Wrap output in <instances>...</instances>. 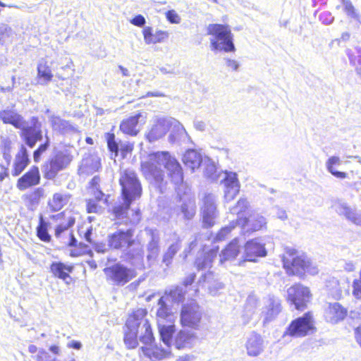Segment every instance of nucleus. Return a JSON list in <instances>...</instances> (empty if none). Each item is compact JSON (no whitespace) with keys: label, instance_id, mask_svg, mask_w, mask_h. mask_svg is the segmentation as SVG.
<instances>
[{"label":"nucleus","instance_id":"obj_8","mask_svg":"<svg viewBox=\"0 0 361 361\" xmlns=\"http://www.w3.org/2000/svg\"><path fill=\"white\" fill-rule=\"evenodd\" d=\"M122 198L135 200L140 199L142 194V187L136 172L126 169L120 172L118 180Z\"/></svg>","mask_w":361,"mask_h":361},{"label":"nucleus","instance_id":"obj_40","mask_svg":"<svg viewBox=\"0 0 361 361\" xmlns=\"http://www.w3.org/2000/svg\"><path fill=\"white\" fill-rule=\"evenodd\" d=\"M102 200L90 198L86 200V212L89 214H101L104 211V207L100 204Z\"/></svg>","mask_w":361,"mask_h":361},{"label":"nucleus","instance_id":"obj_20","mask_svg":"<svg viewBox=\"0 0 361 361\" xmlns=\"http://www.w3.org/2000/svg\"><path fill=\"white\" fill-rule=\"evenodd\" d=\"M13 105L0 111V120L4 124L11 125L15 128H22L26 123L23 116L20 114Z\"/></svg>","mask_w":361,"mask_h":361},{"label":"nucleus","instance_id":"obj_46","mask_svg":"<svg viewBox=\"0 0 361 361\" xmlns=\"http://www.w3.org/2000/svg\"><path fill=\"white\" fill-rule=\"evenodd\" d=\"M158 304L159 305L157 311V316L161 319H166L169 316L171 315V312L166 305L165 301L162 298H161L159 301Z\"/></svg>","mask_w":361,"mask_h":361},{"label":"nucleus","instance_id":"obj_2","mask_svg":"<svg viewBox=\"0 0 361 361\" xmlns=\"http://www.w3.org/2000/svg\"><path fill=\"white\" fill-rule=\"evenodd\" d=\"M140 171L145 179L159 185L164 182L166 172L169 181L175 189H178L184 183L183 167L168 151L149 153L146 160L140 163Z\"/></svg>","mask_w":361,"mask_h":361},{"label":"nucleus","instance_id":"obj_63","mask_svg":"<svg viewBox=\"0 0 361 361\" xmlns=\"http://www.w3.org/2000/svg\"><path fill=\"white\" fill-rule=\"evenodd\" d=\"M68 348L80 350L82 348V344L80 341H73L68 343Z\"/></svg>","mask_w":361,"mask_h":361},{"label":"nucleus","instance_id":"obj_62","mask_svg":"<svg viewBox=\"0 0 361 361\" xmlns=\"http://www.w3.org/2000/svg\"><path fill=\"white\" fill-rule=\"evenodd\" d=\"M226 65L233 71H236L238 68V63L236 61L232 59L226 60Z\"/></svg>","mask_w":361,"mask_h":361},{"label":"nucleus","instance_id":"obj_18","mask_svg":"<svg viewBox=\"0 0 361 361\" xmlns=\"http://www.w3.org/2000/svg\"><path fill=\"white\" fill-rule=\"evenodd\" d=\"M74 266L66 264L62 262H53L49 266V271L54 278L62 280L66 284L75 282V280L71 276Z\"/></svg>","mask_w":361,"mask_h":361},{"label":"nucleus","instance_id":"obj_61","mask_svg":"<svg viewBox=\"0 0 361 361\" xmlns=\"http://www.w3.org/2000/svg\"><path fill=\"white\" fill-rule=\"evenodd\" d=\"M195 276H196L195 274H190L183 280V285L186 287L192 284L193 282L195 281Z\"/></svg>","mask_w":361,"mask_h":361},{"label":"nucleus","instance_id":"obj_60","mask_svg":"<svg viewBox=\"0 0 361 361\" xmlns=\"http://www.w3.org/2000/svg\"><path fill=\"white\" fill-rule=\"evenodd\" d=\"M354 338L357 345L361 348V326L354 329Z\"/></svg>","mask_w":361,"mask_h":361},{"label":"nucleus","instance_id":"obj_28","mask_svg":"<svg viewBox=\"0 0 361 361\" xmlns=\"http://www.w3.org/2000/svg\"><path fill=\"white\" fill-rule=\"evenodd\" d=\"M51 223L48 221L43 215L40 214L38 217V224L35 228L36 236L44 243H49L51 241V235L49 232Z\"/></svg>","mask_w":361,"mask_h":361},{"label":"nucleus","instance_id":"obj_37","mask_svg":"<svg viewBox=\"0 0 361 361\" xmlns=\"http://www.w3.org/2000/svg\"><path fill=\"white\" fill-rule=\"evenodd\" d=\"M45 197L44 190L41 188H36L30 193L24 196L25 201L30 206H36L39 204Z\"/></svg>","mask_w":361,"mask_h":361},{"label":"nucleus","instance_id":"obj_45","mask_svg":"<svg viewBox=\"0 0 361 361\" xmlns=\"http://www.w3.org/2000/svg\"><path fill=\"white\" fill-rule=\"evenodd\" d=\"M180 247L178 244L171 245L163 256V262L166 265L171 264L173 258L179 250Z\"/></svg>","mask_w":361,"mask_h":361},{"label":"nucleus","instance_id":"obj_57","mask_svg":"<svg viewBox=\"0 0 361 361\" xmlns=\"http://www.w3.org/2000/svg\"><path fill=\"white\" fill-rule=\"evenodd\" d=\"M101 178L99 176H94L90 181L88 188L96 189L100 188Z\"/></svg>","mask_w":361,"mask_h":361},{"label":"nucleus","instance_id":"obj_23","mask_svg":"<svg viewBox=\"0 0 361 361\" xmlns=\"http://www.w3.org/2000/svg\"><path fill=\"white\" fill-rule=\"evenodd\" d=\"M267 254L264 246L257 239L247 241L244 245L245 259L255 262L257 257H264Z\"/></svg>","mask_w":361,"mask_h":361},{"label":"nucleus","instance_id":"obj_16","mask_svg":"<svg viewBox=\"0 0 361 361\" xmlns=\"http://www.w3.org/2000/svg\"><path fill=\"white\" fill-rule=\"evenodd\" d=\"M41 174L37 166H32L25 173L19 177L16 181V188L20 191H24L40 183Z\"/></svg>","mask_w":361,"mask_h":361},{"label":"nucleus","instance_id":"obj_1","mask_svg":"<svg viewBox=\"0 0 361 361\" xmlns=\"http://www.w3.org/2000/svg\"><path fill=\"white\" fill-rule=\"evenodd\" d=\"M147 310L145 308H137L132 311L127 317L123 326V342L126 347L135 349L139 345V341L144 345L140 350L145 356L152 361L169 357L171 353L169 349H164L154 345L155 337L152 325L146 319Z\"/></svg>","mask_w":361,"mask_h":361},{"label":"nucleus","instance_id":"obj_24","mask_svg":"<svg viewBox=\"0 0 361 361\" xmlns=\"http://www.w3.org/2000/svg\"><path fill=\"white\" fill-rule=\"evenodd\" d=\"M144 41L147 44H155L162 43L169 38V32L165 30H156L150 26H146L142 29Z\"/></svg>","mask_w":361,"mask_h":361},{"label":"nucleus","instance_id":"obj_53","mask_svg":"<svg viewBox=\"0 0 361 361\" xmlns=\"http://www.w3.org/2000/svg\"><path fill=\"white\" fill-rule=\"evenodd\" d=\"M11 145V140L7 139L3 140L1 144V152L4 158H6V156L10 158V153L12 148Z\"/></svg>","mask_w":361,"mask_h":361},{"label":"nucleus","instance_id":"obj_64","mask_svg":"<svg viewBox=\"0 0 361 361\" xmlns=\"http://www.w3.org/2000/svg\"><path fill=\"white\" fill-rule=\"evenodd\" d=\"M49 351L54 355H59L61 354V349L58 345H51L49 348Z\"/></svg>","mask_w":361,"mask_h":361},{"label":"nucleus","instance_id":"obj_29","mask_svg":"<svg viewBox=\"0 0 361 361\" xmlns=\"http://www.w3.org/2000/svg\"><path fill=\"white\" fill-rule=\"evenodd\" d=\"M219 252V247L210 249L205 252L202 257H197L195 262V267L198 270H204L210 268L214 259Z\"/></svg>","mask_w":361,"mask_h":361},{"label":"nucleus","instance_id":"obj_9","mask_svg":"<svg viewBox=\"0 0 361 361\" xmlns=\"http://www.w3.org/2000/svg\"><path fill=\"white\" fill-rule=\"evenodd\" d=\"M313 294L309 286L302 283H295L287 289V302L299 311L306 310L312 300Z\"/></svg>","mask_w":361,"mask_h":361},{"label":"nucleus","instance_id":"obj_14","mask_svg":"<svg viewBox=\"0 0 361 361\" xmlns=\"http://www.w3.org/2000/svg\"><path fill=\"white\" fill-rule=\"evenodd\" d=\"M30 126H25L20 128V137L25 143L30 148L42 139V123L37 116L30 118Z\"/></svg>","mask_w":361,"mask_h":361},{"label":"nucleus","instance_id":"obj_17","mask_svg":"<svg viewBox=\"0 0 361 361\" xmlns=\"http://www.w3.org/2000/svg\"><path fill=\"white\" fill-rule=\"evenodd\" d=\"M113 127L111 128V132H108L105 133L104 137L107 145L108 150L113 153L116 157L118 155V152L120 150L121 155L123 157H127L128 154L132 153L134 149V143L133 142H126L124 145H122L121 148L118 147V144L116 141V135L114 133Z\"/></svg>","mask_w":361,"mask_h":361},{"label":"nucleus","instance_id":"obj_5","mask_svg":"<svg viewBox=\"0 0 361 361\" xmlns=\"http://www.w3.org/2000/svg\"><path fill=\"white\" fill-rule=\"evenodd\" d=\"M207 34L212 38L210 39V47L213 51L235 52L233 34L228 24L211 23L207 27Z\"/></svg>","mask_w":361,"mask_h":361},{"label":"nucleus","instance_id":"obj_38","mask_svg":"<svg viewBox=\"0 0 361 361\" xmlns=\"http://www.w3.org/2000/svg\"><path fill=\"white\" fill-rule=\"evenodd\" d=\"M175 331L176 329L174 325H161L159 327L161 339L165 344L168 345V347L170 346V343Z\"/></svg>","mask_w":361,"mask_h":361},{"label":"nucleus","instance_id":"obj_56","mask_svg":"<svg viewBox=\"0 0 361 361\" xmlns=\"http://www.w3.org/2000/svg\"><path fill=\"white\" fill-rule=\"evenodd\" d=\"M130 23L135 26L142 27L145 24L146 21L144 16L139 14L131 19Z\"/></svg>","mask_w":361,"mask_h":361},{"label":"nucleus","instance_id":"obj_54","mask_svg":"<svg viewBox=\"0 0 361 361\" xmlns=\"http://www.w3.org/2000/svg\"><path fill=\"white\" fill-rule=\"evenodd\" d=\"M361 293V271H360V280L355 279L353 282V294L358 298Z\"/></svg>","mask_w":361,"mask_h":361},{"label":"nucleus","instance_id":"obj_42","mask_svg":"<svg viewBox=\"0 0 361 361\" xmlns=\"http://www.w3.org/2000/svg\"><path fill=\"white\" fill-rule=\"evenodd\" d=\"M184 218L191 219L195 215L196 206L195 202H184L180 207Z\"/></svg>","mask_w":361,"mask_h":361},{"label":"nucleus","instance_id":"obj_19","mask_svg":"<svg viewBox=\"0 0 361 361\" xmlns=\"http://www.w3.org/2000/svg\"><path fill=\"white\" fill-rule=\"evenodd\" d=\"M224 185V199L231 202L235 199L240 192V183L235 173L226 172L224 178L221 181Z\"/></svg>","mask_w":361,"mask_h":361},{"label":"nucleus","instance_id":"obj_15","mask_svg":"<svg viewBox=\"0 0 361 361\" xmlns=\"http://www.w3.org/2000/svg\"><path fill=\"white\" fill-rule=\"evenodd\" d=\"M146 116L139 111L135 115L123 118L119 125L120 131L128 136L135 137L140 131V126L145 123Z\"/></svg>","mask_w":361,"mask_h":361},{"label":"nucleus","instance_id":"obj_4","mask_svg":"<svg viewBox=\"0 0 361 361\" xmlns=\"http://www.w3.org/2000/svg\"><path fill=\"white\" fill-rule=\"evenodd\" d=\"M108 245L112 249L126 247L123 254L126 261H131L137 256L142 255L143 251L140 242L134 238V230H118L108 236Z\"/></svg>","mask_w":361,"mask_h":361},{"label":"nucleus","instance_id":"obj_32","mask_svg":"<svg viewBox=\"0 0 361 361\" xmlns=\"http://www.w3.org/2000/svg\"><path fill=\"white\" fill-rule=\"evenodd\" d=\"M240 253V245L238 239L234 238L231 240L221 250V262L235 259Z\"/></svg>","mask_w":361,"mask_h":361},{"label":"nucleus","instance_id":"obj_47","mask_svg":"<svg viewBox=\"0 0 361 361\" xmlns=\"http://www.w3.org/2000/svg\"><path fill=\"white\" fill-rule=\"evenodd\" d=\"M281 312V305L279 303L271 302L267 312V319L271 320L274 318Z\"/></svg>","mask_w":361,"mask_h":361},{"label":"nucleus","instance_id":"obj_41","mask_svg":"<svg viewBox=\"0 0 361 361\" xmlns=\"http://www.w3.org/2000/svg\"><path fill=\"white\" fill-rule=\"evenodd\" d=\"M348 58L351 65L355 66L357 75L361 78V49L350 52Z\"/></svg>","mask_w":361,"mask_h":361},{"label":"nucleus","instance_id":"obj_52","mask_svg":"<svg viewBox=\"0 0 361 361\" xmlns=\"http://www.w3.org/2000/svg\"><path fill=\"white\" fill-rule=\"evenodd\" d=\"M166 18L171 23L178 24L180 22V18L174 10H169L166 13Z\"/></svg>","mask_w":361,"mask_h":361},{"label":"nucleus","instance_id":"obj_59","mask_svg":"<svg viewBox=\"0 0 361 361\" xmlns=\"http://www.w3.org/2000/svg\"><path fill=\"white\" fill-rule=\"evenodd\" d=\"M9 171L8 166L0 164V181H3L5 178H8Z\"/></svg>","mask_w":361,"mask_h":361},{"label":"nucleus","instance_id":"obj_48","mask_svg":"<svg viewBox=\"0 0 361 361\" xmlns=\"http://www.w3.org/2000/svg\"><path fill=\"white\" fill-rule=\"evenodd\" d=\"M344 216L350 221L353 222L355 224H361V216L360 215L355 213L353 210L345 208L343 212Z\"/></svg>","mask_w":361,"mask_h":361},{"label":"nucleus","instance_id":"obj_31","mask_svg":"<svg viewBox=\"0 0 361 361\" xmlns=\"http://www.w3.org/2000/svg\"><path fill=\"white\" fill-rule=\"evenodd\" d=\"M182 161L186 167L189 168L192 171H195L201 166L202 158L201 154L196 150L188 149L184 153Z\"/></svg>","mask_w":361,"mask_h":361},{"label":"nucleus","instance_id":"obj_44","mask_svg":"<svg viewBox=\"0 0 361 361\" xmlns=\"http://www.w3.org/2000/svg\"><path fill=\"white\" fill-rule=\"evenodd\" d=\"M341 1L343 6V11L348 16L354 19L359 18V14L350 0H341Z\"/></svg>","mask_w":361,"mask_h":361},{"label":"nucleus","instance_id":"obj_10","mask_svg":"<svg viewBox=\"0 0 361 361\" xmlns=\"http://www.w3.org/2000/svg\"><path fill=\"white\" fill-rule=\"evenodd\" d=\"M107 281L116 286H123L136 276V271L126 266L116 263L104 269Z\"/></svg>","mask_w":361,"mask_h":361},{"label":"nucleus","instance_id":"obj_33","mask_svg":"<svg viewBox=\"0 0 361 361\" xmlns=\"http://www.w3.org/2000/svg\"><path fill=\"white\" fill-rule=\"evenodd\" d=\"M37 80L40 85H47L54 78L51 67L46 61L39 62L37 67Z\"/></svg>","mask_w":361,"mask_h":361},{"label":"nucleus","instance_id":"obj_6","mask_svg":"<svg viewBox=\"0 0 361 361\" xmlns=\"http://www.w3.org/2000/svg\"><path fill=\"white\" fill-rule=\"evenodd\" d=\"M207 34L212 38L210 39V47L213 51L235 52L233 34L228 24L211 23L207 27Z\"/></svg>","mask_w":361,"mask_h":361},{"label":"nucleus","instance_id":"obj_50","mask_svg":"<svg viewBox=\"0 0 361 361\" xmlns=\"http://www.w3.org/2000/svg\"><path fill=\"white\" fill-rule=\"evenodd\" d=\"M192 335L188 334L185 331H180L176 337V342L178 345V348H180L184 343L188 342Z\"/></svg>","mask_w":361,"mask_h":361},{"label":"nucleus","instance_id":"obj_39","mask_svg":"<svg viewBox=\"0 0 361 361\" xmlns=\"http://www.w3.org/2000/svg\"><path fill=\"white\" fill-rule=\"evenodd\" d=\"M50 122L52 128L60 133H64L70 128L69 123L59 116H52Z\"/></svg>","mask_w":361,"mask_h":361},{"label":"nucleus","instance_id":"obj_55","mask_svg":"<svg viewBox=\"0 0 361 361\" xmlns=\"http://www.w3.org/2000/svg\"><path fill=\"white\" fill-rule=\"evenodd\" d=\"M76 247L79 248L80 250L78 251H77V252L75 254H74L73 255L78 256V255H88V254L91 253L90 246L86 244L80 243H78V245L76 246Z\"/></svg>","mask_w":361,"mask_h":361},{"label":"nucleus","instance_id":"obj_3","mask_svg":"<svg viewBox=\"0 0 361 361\" xmlns=\"http://www.w3.org/2000/svg\"><path fill=\"white\" fill-rule=\"evenodd\" d=\"M283 268L288 276L305 279L319 272L317 267L306 253L293 247H286L281 255Z\"/></svg>","mask_w":361,"mask_h":361},{"label":"nucleus","instance_id":"obj_25","mask_svg":"<svg viewBox=\"0 0 361 361\" xmlns=\"http://www.w3.org/2000/svg\"><path fill=\"white\" fill-rule=\"evenodd\" d=\"M216 207L214 202L209 197L204 200L202 210V224L204 227L209 228L214 224Z\"/></svg>","mask_w":361,"mask_h":361},{"label":"nucleus","instance_id":"obj_35","mask_svg":"<svg viewBox=\"0 0 361 361\" xmlns=\"http://www.w3.org/2000/svg\"><path fill=\"white\" fill-rule=\"evenodd\" d=\"M341 164V159L338 157L333 156L328 159L326 161V168L328 171L339 179H344L348 178V174L345 172L338 171L336 170V167Z\"/></svg>","mask_w":361,"mask_h":361},{"label":"nucleus","instance_id":"obj_58","mask_svg":"<svg viewBox=\"0 0 361 361\" xmlns=\"http://www.w3.org/2000/svg\"><path fill=\"white\" fill-rule=\"evenodd\" d=\"M319 19L325 24H330L333 22L334 17L330 12L326 11L320 14Z\"/></svg>","mask_w":361,"mask_h":361},{"label":"nucleus","instance_id":"obj_26","mask_svg":"<svg viewBox=\"0 0 361 361\" xmlns=\"http://www.w3.org/2000/svg\"><path fill=\"white\" fill-rule=\"evenodd\" d=\"M170 125L165 119H158L146 135L149 142H154L164 136L169 130Z\"/></svg>","mask_w":361,"mask_h":361},{"label":"nucleus","instance_id":"obj_43","mask_svg":"<svg viewBox=\"0 0 361 361\" xmlns=\"http://www.w3.org/2000/svg\"><path fill=\"white\" fill-rule=\"evenodd\" d=\"M49 146L50 140L49 137H47L46 140L34 150L32 156L35 163H38L40 161L42 154L49 149Z\"/></svg>","mask_w":361,"mask_h":361},{"label":"nucleus","instance_id":"obj_34","mask_svg":"<svg viewBox=\"0 0 361 361\" xmlns=\"http://www.w3.org/2000/svg\"><path fill=\"white\" fill-rule=\"evenodd\" d=\"M123 199V202L114 206L111 210V214L116 219H124L128 216V213L130 205L134 200L130 199Z\"/></svg>","mask_w":361,"mask_h":361},{"label":"nucleus","instance_id":"obj_49","mask_svg":"<svg viewBox=\"0 0 361 361\" xmlns=\"http://www.w3.org/2000/svg\"><path fill=\"white\" fill-rule=\"evenodd\" d=\"M253 223L251 226L250 229L252 231H259L265 227L266 226V220L262 216H257L255 217L253 219Z\"/></svg>","mask_w":361,"mask_h":361},{"label":"nucleus","instance_id":"obj_36","mask_svg":"<svg viewBox=\"0 0 361 361\" xmlns=\"http://www.w3.org/2000/svg\"><path fill=\"white\" fill-rule=\"evenodd\" d=\"M246 349L250 356H257L262 350V339L258 336L250 337L246 343Z\"/></svg>","mask_w":361,"mask_h":361},{"label":"nucleus","instance_id":"obj_22","mask_svg":"<svg viewBox=\"0 0 361 361\" xmlns=\"http://www.w3.org/2000/svg\"><path fill=\"white\" fill-rule=\"evenodd\" d=\"M30 159L26 147L22 145L16 153L12 164L11 175L18 176L30 164Z\"/></svg>","mask_w":361,"mask_h":361},{"label":"nucleus","instance_id":"obj_21","mask_svg":"<svg viewBox=\"0 0 361 361\" xmlns=\"http://www.w3.org/2000/svg\"><path fill=\"white\" fill-rule=\"evenodd\" d=\"M348 314V309L339 302L329 303L324 312L326 321L333 324L343 321L347 317Z\"/></svg>","mask_w":361,"mask_h":361},{"label":"nucleus","instance_id":"obj_7","mask_svg":"<svg viewBox=\"0 0 361 361\" xmlns=\"http://www.w3.org/2000/svg\"><path fill=\"white\" fill-rule=\"evenodd\" d=\"M316 322L312 312L308 311L288 324L283 336L304 338L317 332Z\"/></svg>","mask_w":361,"mask_h":361},{"label":"nucleus","instance_id":"obj_11","mask_svg":"<svg viewBox=\"0 0 361 361\" xmlns=\"http://www.w3.org/2000/svg\"><path fill=\"white\" fill-rule=\"evenodd\" d=\"M75 213L72 209H64L63 211L49 216V219L54 225V235L59 239L63 234L72 228L76 221Z\"/></svg>","mask_w":361,"mask_h":361},{"label":"nucleus","instance_id":"obj_27","mask_svg":"<svg viewBox=\"0 0 361 361\" xmlns=\"http://www.w3.org/2000/svg\"><path fill=\"white\" fill-rule=\"evenodd\" d=\"M71 197L69 194L55 192L47 201V209L50 212H58L68 204Z\"/></svg>","mask_w":361,"mask_h":361},{"label":"nucleus","instance_id":"obj_30","mask_svg":"<svg viewBox=\"0 0 361 361\" xmlns=\"http://www.w3.org/2000/svg\"><path fill=\"white\" fill-rule=\"evenodd\" d=\"M249 219L248 218L238 217L235 221L230 222V224L226 226L222 227L216 235V240L217 241H223L226 239L232 231L235 228L237 225H240L243 227L247 226Z\"/></svg>","mask_w":361,"mask_h":361},{"label":"nucleus","instance_id":"obj_51","mask_svg":"<svg viewBox=\"0 0 361 361\" xmlns=\"http://www.w3.org/2000/svg\"><path fill=\"white\" fill-rule=\"evenodd\" d=\"M90 193L93 196V199L104 200V202L107 204L109 195H105L101 188L91 189Z\"/></svg>","mask_w":361,"mask_h":361},{"label":"nucleus","instance_id":"obj_13","mask_svg":"<svg viewBox=\"0 0 361 361\" xmlns=\"http://www.w3.org/2000/svg\"><path fill=\"white\" fill-rule=\"evenodd\" d=\"M202 320L200 306L195 302L184 304L180 310V322L183 326L197 329Z\"/></svg>","mask_w":361,"mask_h":361},{"label":"nucleus","instance_id":"obj_12","mask_svg":"<svg viewBox=\"0 0 361 361\" xmlns=\"http://www.w3.org/2000/svg\"><path fill=\"white\" fill-rule=\"evenodd\" d=\"M71 160L72 158L69 154L59 152L44 164V178L47 180L55 178L59 171L66 169Z\"/></svg>","mask_w":361,"mask_h":361}]
</instances>
